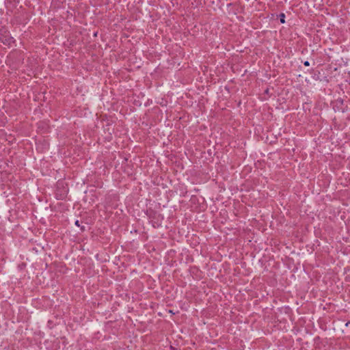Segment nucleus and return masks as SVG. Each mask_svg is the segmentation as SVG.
<instances>
[{
  "mask_svg": "<svg viewBox=\"0 0 350 350\" xmlns=\"http://www.w3.org/2000/svg\"><path fill=\"white\" fill-rule=\"evenodd\" d=\"M0 40L5 44H7V45H9L10 46L12 43L14 42V40H13V38H9L8 39H5V40H3L1 37H0Z\"/></svg>",
  "mask_w": 350,
  "mask_h": 350,
  "instance_id": "obj_1",
  "label": "nucleus"
},
{
  "mask_svg": "<svg viewBox=\"0 0 350 350\" xmlns=\"http://www.w3.org/2000/svg\"><path fill=\"white\" fill-rule=\"evenodd\" d=\"M280 22H281V23H285V20H284L285 15H284V14H283V13L280 14Z\"/></svg>",
  "mask_w": 350,
  "mask_h": 350,
  "instance_id": "obj_2",
  "label": "nucleus"
},
{
  "mask_svg": "<svg viewBox=\"0 0 350 350\" xmlns=\"http://www.w3.org/2000/svg\"><path fill=\"white\" fill-rule=\"evenodd\" d=\"M309 64H309V62H308V61H306V62H304V65H305V66H309Z\"/></svg>",
  "mask_w": 350,
  "mask_h": 350,
  "instance_id": "obj_3",
  "label": "nucleus"
}]
</instances>
